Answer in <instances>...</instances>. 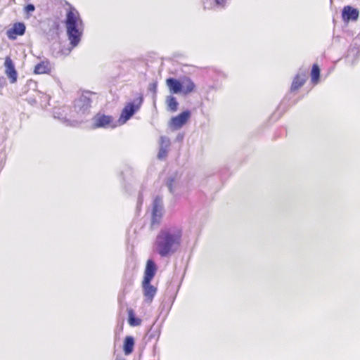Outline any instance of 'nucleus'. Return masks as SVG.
Returning a JSON list of instances; mask_svg holds the SVG:
<instances>
[{"instance_id": "obj_23", "label": "nucleus", "mask_w": 360, "mask_h": 360, "mask_svg": "<svg viewBox=\"0 0 360 360\" xmlns=\"http://www.w3.org/2000/svg\"><path fill=\"white\" fill-rule=\"evenodd\" d=\"M174 180L173 179H171L169 181V182L168 183V187L170 190V191H172V183H173Z\"/></svg>"}, {"instance_id": "obj_20", "label": "nucleus", "mask_w": 360, "mask_h": 360, "mask_svg": "<svg viewBox=\"0 0 360 360\" xmlns=\"http://www.w3.org/2000/svg\"><path fill=\"white\" fill-rule=\"evenodd\" d=\"M25 10L27 13L32 12L34 11V6L32 4H28L25 6Z\"/></svg>"}, {"instance_id": "obj_14", "label": "nucleus", "mask_w": 360, "mask_h": 360, "mask_svg": "<svg viewBox=\"0 0 360 360\" xmlns=\"http://www.w3.org/2000/svg\"><path fill=\"white\" fill-rule=\"evenodd\" d=\"M134 347V340L131 336H127L124 338L123 344V351L125 355H129L133 352Z\"/></svg>"}, {"instance_id": "obj_4", "label": "nucleus", "mask_w": 360, "mask_h": 360, "mask_svg": "<svg viewBox=\"0 0 360 360\" xmlns=\"http://www.w3.org/2000/svg\"><path fill=\"white\" fill-rule=\"evenodd\" d=\"M143 101V96L140 95L132 102L127 103L121 112L119 122L121 124H124L127 121H128L134 115L135 112L139 110Z\"/></svg>"}, {"instance_id": "obj_12", "label": "nucleus", "mask_w": 360, "mask_h": 360, "mask_svg": "<svg viewBox=\"0 0 360 360\" xmlns=\"http://www.w3.org/2000/svg\"><path fill=\"white\" fill-rule=\"evenodd\" d=\"M51 71L50 63L49 61H41L34 67V72L37 75L49 74Z\"/></svg>"}, {"instance_id": "obj_22", "label": "nucleus", "mask_w": 360, "mask_h": 360, "mask_svg": "<svg viewBox=\"0 0 360 360\" xmlns=\"http://www.w3.org/2000/svg\"><path fill=\"white\" fill-rule=\"evenodd\" d=\"M156 88H157V83H153V84H150V89H152L154 91H155Z\"/></svg>"}, {"instance_id": "obj_3", "label": "nucleus", "mask_w": 360, "mask_h": 360, "mask_svg": "<svg viewBox=\"0 0 360 360\" xmlns=\"http://www.w3.org/2000/svg\"><path fill=\"white\" fill-rule=\"evenodd\" d=\"M166 84L172 94L187 95L195 90V84L189 77H184L181 82L172 77L166 79Z\"/></svg>"}, {"instance_id": "obj_8", "label": "nucleus", "mask_w": 360, "mask_h": 360, "mask_svg": "<svg viewBox=\"0 0 360 360\" xmlns=\"http://www.w3.org/2000/svg\"><path fill=\"white\" fill-rule=\"evenodd\" d=\"M25 32V26L22 22H17L13 26L7 30L6 35L10 39H15L18 36L24 34Z\"/></svg>"}, {"instance_id": "obj_7", "label": "nucleus", "mask_w": 360, "mask_h": 360, "mask_svg": "<svg viewBox=\"0 0 360 360\" xmlns=\"http://www.w3.org/2000/svg\"><path fill=\"white\" fill-rule=\"evenodd\" d=\"M5 74L10 80V82L15 83L18 78V72L15 68L13 61L11 57L7 56L5 58L4 61Z\"/></svg>"}, {"instance_id": "obj_13", "label": "nucleus", "mask_w": 360, "mask_h": 360, "mask_svg": "<svg viewBox=\"0 0 360 360\" xmlns=\"http://www.w3.org/2000/svg\"><path fill=\"white\" fill-rule=\"evenodd\" d=\"M306 81V76L303 75H297L292 82L290 86V91L294 92L297 91L300 87H302Z\"/></svg>"}, {"instance_id": "obj_9", "label": "nucleus", "mask_w": 360, "mask_h": 360, "mask_svg": "<svg viewBox=\"0 0 360 360\" xmlns=\"http://www.w3.org/2000/svg\"><path fill=\"white\" fill-rule=\"evenodd\" d=\"M156 270L157 268L155 262L151 259H148L146 263L143 281H145L146 283H150L155 275Z\"/></svg>"}, {"instance_id": "obj_18", "label": "nucleus", "mask_w": 360, "mask_h": 360, "mask_svg": "<svg viewBox=\"0 0 360 360\" xmlns=\"http://www.w3.org/2000/svg\"><path fill=\"white\" fill-rule=\"evenodd\" d=\"M311 82L317 84L320 78V68L317 64H314L311 71Z\"/></svg>"}, {"instance_id": "obj_16", "label": "nucleus", "mask_w": 360, "mask_h": 360, "mask_svg": "<svg viewBox=\"0 0 360 360\" xmlns=\"http://www.w3.org/2000/svg\"><path fill=\"white\" fill-rule=\"evenodd\" d=\"M128 312V323L131 326H138L141 324V319L135 316L134 312L132 309H129Z\"/></svg>"}, {"instance_id": "obj_2", "label": "nucleus", "mask_w": 360, "mask_h": 360, "mask_svg": "<svg viewBox=\"0 0 360 360\" xmlns=\"http://www.w3.org/2000/svg\"><path fill=\"white\" fill-rule=\"evenodd\" d=\"M65 23L68 39L72 46H76L83 34V23L79 12L72 6L67 11Z\"/></svg>"}, {"instance_id": "obj_17", "label": "nucleus", "mask_w": 360, "mask_h": 360, "mask_svg": "<svg viewBox=\"0 0 360 360\" xmlns=\"http://www.w3.org/2000/svg\"><path fill=\"white\" fill-rule=\"evenodd\" d=\"M166 103L167 105V108L171 112H176L178 109V102L176 99L173 96H168L166 98Z\"/></svg>"}, {"instance_id": "obj_15", "label": "nucleus", "mask_w": 360, "mask_h": 360, "mask_svg": "<svg viewBox=\"0 0 360 360\" xmlns=\"http://www.w3.org/2000/svg\"><path fill=\"white\" fill-rule=\"evenodd\" d=\"M160 200L157 198L154 202V206L153 209L152 225H154L155 224H158L160 222V219L161 217L160 209H159L158 207V203Z\"/></svg>"}, {"instance_id": "obj_19", "label": "nucleus", "mask_w": 360, "mask_h": 360, "mask_svg": "<svg viewBox=\"0 0 360 360\" xmlns=\"http://www.w3.org/2000/svg\"><path fill=\"white\" fill-rule=\"evenodd\" d=\"M167 151L165 148H161L158 153L159 159H163L167 156Z\"/></svg>"}, {"instance_id": "obj_1", "label": "nucleus", "mask_w": 360, "mask_h": 360, "mask_svg": "<svg viewBox=\"0 0 360 360\" xmlns=\"http://www.w3.org/2000/svg\"><path fill=\"white\" fill-rule=\"evenodd\" d=\"M182 235V230L178 227L162 229L155 243L158 254L161 257H167L174 253L181 245Z\"/></svg>"}, {"instance_id": "obj_6", "label": "nucleus", "mask_w": 360, "mask_h": 360, "mask_svg": "<svg viewBox=\"0 0 360 360\" xmlns=\"http://www.w3.org/2000/svg\"><path fill=\"white\" fill-rule=\"evenodd\" d=\"M190 117V111L185 110L179 114L177 116L172 117L170 120V125L174 129H179L188 121Z\"/></svg>"}, {"instance_id": "obj_11", "label": "nucleus", "mask_w": 360, "mask_h": 360, "mask_svg": "<svg viewBox=\"0 0 360 360\" xmlns=\"http://www.w3.org/2000/svg\"><path fill=\"white\" fill-rule=\"evenodd\" d=\"M142 287L146 301L150 303L157 292V288L150 285V283H146L145 281H142Z\"/></svg>"}, {"instance_id": "obj_5", "label": "nucleus", "mask_w": 360, "mask_h": 360, "mask_svg": "<svg viewBox=\"0 0 360 360\" xmlns=\"http://www.w3.org/2000/svg\"><path fill=\"white\" fill-rule=\"evenodd\" d=\"M92 129L98 128H115L117 125L115 123L114 118L111 115H107L102 113H97L92 118Z\"/></svg>"}, {"instance_id": "obj_21", "label": "nucleus", "mask_w": 360, "mask_h": 360, "mask_svg": "<svg viewBox=\"0 0 360 360\" xmlns=\"http://www.w3.org/2000/svg\"><path fill=\"white\" fill-rule=\"evenodd\" d=\"M215 3L217 5L224 6L226 4V0H215Z\"/></svg>"}, {"instance_id": "obj_10", "label": "nucleus", "mask_w": 360, "mask_h": 360, "mask_svg": "<svg viewBox=\"0 0 360 360\" xmlns=\"http://www.w3.org/2000/svg\"><path fill=\"white\" fill-rule=\"evenodd\" d=\"M359 17V11L356 8L350 6H345L342 11V18L345 22L356 20Z\"/></svg>"}]
</instances>
